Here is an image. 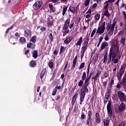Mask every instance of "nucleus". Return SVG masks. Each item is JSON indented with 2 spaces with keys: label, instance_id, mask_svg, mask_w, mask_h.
Instances as JSON below:
<instances>
[{
  "label": "nucleus",
  "instance_id": "f257e3e1",
  "mask_svg": "<svg viewBox=\"0 0 126 126\" xmlns=\"http://www.w3.org/2000/svg\"><path fill=\"white\" fill-rule=\"evenodd\" d=\"M120 55V49L117 46H112L109 54L110 61H112L113 63H118L119 59L121 60V56Z\"/></svg>",
  "mask_w": 126,
  "mask_h": 126
},
{
  "label": "nucleus",
  "instance_id": "f03ea898",
  "mask_svg": "<svg viewBox=\"0 0 126 126\" xmlns=\"http://www.w3.org/2000/svg\"><path fill=\"white\" fill-rule=\"evenodd\" d=\"M90 76L86 78L85 81L84 85L83 86L82 90L80 94V104L81 105L82 102L84 101V97H85V94L86 92H88V88H87L88 85L89 84V81H90Z\"/></svg>",
  "mask_w": 126,
  "mask_h": 126
},
{
  "label": "nucleus",
  "instance_id": "7ed1b4c3",
  "mask_svg": "<svg viewBox=\"0 0 126 126\" xmlns=\"http://www.w3.org/2000/svg\"><path fill=\"white\" fill-rule=\"evenodd\" d=\"M116 23H117V21L116 20H113V23L112 24L111 23H108L107 26V30L108 32V34L110 36H112L114 34V31H115V27L116 26Z\"/></svg>",
  "mask_w": 126,
  "mask_h": 126
},
{
  "label": "nucleus",
  "instance_id": "20e7f679",
  "mask_svg": "<svg viewBox=\"0 0 126 126\" xmlns=\"http://www.w3.org/2000/svg\"><path fill=\"white\" fill-rule=\"evenodd\" d=\"M106 22H104L102 24V26L98 27L97 28V31H96V34H98L99 35H101V34H103L104 32H105V30L106 29Z\"/></svg>",
  "mask_w": 126,
  "mask_h": 126
},
{
  "label": "nucleus",
  "instance_id": "39448f33",
  "mask_svg": "<svg viewBox=\"0 0 126 126\" xmlns=\"http://www.w3.org/2000/svg\"><path fill=\"white\" fill-rule=\"evenodd\" d=\"M89 36H87L84 41V44L82 47V50L83 51V54L85 53V51H86L87 50V48H88V42H89Z\"/></svg>",
  "mask_w": 126,
  "mask_h": 126
},
{
  "label": "nucleus",
  "instance_id": "423d86ee",
  "mask_svg": "<svg viewBox=\"0 0 126 126\" xmlns=\"http://www.w3.org/2000/svg\"><path fill=\"white\" fill-rule=\"evenodd\" d=\"M124 86V87H126V75L125 74L123 78L122 83L121 82L120 84H118L117 85V88H121L122 86Z\"/></svg>",
  "mask_w": 126,
  "mask_h": 126
},
{
  "label": "nucleus",
  "instance_id": "0eeeda50",
  "mask_svg": "<svg viewBox=\"0 0 126 126\" xmlns=\"http://www.w3.org/2000/svg\"><path fill=\"white\" fill-rule=\"evenodd\" d=\"M118 97L119 98L120 101L123 102V100L125 96H126V94L123 93V92L119 91L117 92Z\"/></svg>",
  "mask_w": 126,
  "mask_h": 126
},
{
  "label": "nucleus",
  "instance_id": "6e6552de",
  "mask_svg": "<svg viewBox=\"0 0 126 126\" xmlns=\"http://www.w3.org/2000/svg\"><path fill=\"white\" fill-rule=\"evenodd\" d=\"M107 110L109 117H112V107L111 106V101H109L107 104Z\"/></svg>",
  "mask_w": 126,
  "mask_h": 126
},
{
  "label": "nucleus",
  "instance_id": "1a4fd4ad",
  "mask_svg": "<svg viewBox=\"0 0 126 126\" xmlns=\"http://www.w3.org/2000/svg\"><path fill=\"white\" fill-rule=\"evenodd\" d=\"M41 6H42V2L40 1L36 2L33 5L34 9H36V10L39 9Z\"/></svg>",
  "mask_w": 126,
  "mask_h": 126
},
{
  "label": "nucleus",
  "instance_id": "9d476101",
  "mask_svg": "<svg viewBox=\"0 0 126 126\" xmlns=\"http://www.w3.org/2000/svg\"><path fill=\"white\" fill-rule=\"evenodd\" d=\"M125 110H126V104L122 102L119 107V111L120 112H123V111H125Z\"/></svg>",
  "mask_w": 126,
  "mask_h": 126
},
{
  "label": "nucleus",
  "instance_id": "9b49d317",
  "mask_svg": "<svg viewBox=\"0 0 126 126\" xmlns=\"http://www.w3.org/2000/svg\"><path fill=\"white\" fill-rule=\"evenodd\" d=\"M70 22V19H67L65 23V24L64 25V27L63 28V29L64 30H66V29H67V28H68V27L69 26V23Z\"/></svg>",
  "mask_w": 126,
  "mask_h": 126
},
{
  "label": "nucleus",
  "instance_id": "f8f14e48",
  "mask_svg": "<svg viewBox=\"0 0 126 126\" xmlns=\"http://www.w3.org/2000/svg\"><path fill=\"white\" fill-rule=\"evenodd\" d=\"M109 46V44L107 42H103L101 46L100 50H103L104 49L107 48Z\"/></svg>",
  "mask_w": 126,
  "mask_h": 126
},
{
  "label": "nucleus",
  "instance_id": "ddd939ff",
  "mask_svg": "<svg viewBox=\"0 0 126 126\" xmlns=\"http://www.w3.org/2000/svg\"><path fill=\"white\" fill-rule=\"evenodd\" d=\"M78 94L77 93L75 94L72 99V105H74L75 104V101H76V98H77V95Z\"/></svg>",
  "mask_w": 126,
  "mask_h": 126
},
{
  "label": "nucleus",
  "instance_id": "4468645a",
  "mask_svg": "<svg viewBox=\"0 0 126 126\" xmlns=\"http://www.w3.org/2000/svg\"><path fill=\"white\" fill-rule=\"evenodd\" d=\"M82 42H83V38H82V36H81L79 38V40L76 43V46H81Z\"/></svg>",
  "mask_w": 126,
  "mask_h": 126
},
{
  "label": "nucleus",
  "instance_id": "2eb2a0df",
  "mask_svg": "<svg viewBox=\"0 0 126 126\" xmlns=\"http://www.w3.org/2000/svg\"><path fill=\"white\" fill-rule=\"evenodd\" d=\"M25 33L27 37H30L32 32L30 30L27 29L25 31Z\"/></svg>",
  "mask_w": 126,
  "mask_h": 126
},
{
  "label": "nucleus",
  "instance_id": "dca6fc26",
  "mask_svg": "<svg viewBox=\"0 0 126 126\" xmlns=\"http://www.w3.org/2000/svg\"><path fill=\"white\" fill-rule=\"evenodd\" d=\"M72 40V37L69 36V37H67V38H66L64 40V43L65 44H69V43H70V42Z\"/></svg>",
  "mask_w": 126,
  "mask_h": 126
},
{
  "label": "nucleus",
  "instance_id": "f3484780",
  "mask_svg": "<svg viewBox=\"0 0 126 126\" xmlns=\"http://www.w3.org/2000/svg\"><path fill=\"white\" fill-rule=\"evenodd\" d=\"M19 42L20 44L23 45L26 43V39L24 37H21L19 39Z\"/></svg>",
  "mask_w": 126,
  "mask_h": 126
},
{
  "label": "nucleus",
  "instance_id": "a211bd4d",
  "mask_svg": "<svg viewBox=\"0 0 126 126\" xmlns=\"http://www.w3.org/2000/svg\"><path fill=\"white\" fill-rule=\"evenodd\" d=\"M109 124H110V119L108 118H106L104 120V125L105 126H108Z\"/></svg>",
  "mask_w": 126,
  "mask_h": 126
},
{
  "label": "nucleus",
  "instance_id": "6ab92c4d",
  "mask_svg": "<svg viewBox=\"0 0 126 126\" xmlns=\"http://www.w3.org/2000/svg\"><path fill=\"white\" fill-rule=\"evenodd\" d=\"M124 73V72H122L121 71H120L119 73L117 75V77L119 81H121V79H122V76H123Z\"/></svg>",
  "mask_w": 126,
  "mask_h": 126
},
{
  "label": "nucleus",
  "instance_id": "aec40b11",
  "mask_svg": "<svg viewBox=\"0 0 126 126\" xmlns=\"http://www.w3.org/2000/svg\"><path fill=\"white\" fill-rule=\"evenodd\" d=\"M91 10L89 9L88 11L86 12V17L87 18H90V17H91Z\"/></svg>",
  "mask_w": 126,
  "mask_h": 126
},
{
  "label": "nucleus",
  "instance_id": "412c9836",
  "mask_svg": "<svg viewBox=\"0 0 126 126\" xmlns=\"http://www.w3.org/2000/svg\"><path fill=\"white\" fill-rule=\"evenodd\" d=\"M126 37H122L121 39L120 40V43L122 44V46H125V44H126Z\"/></svg>",
  "mask_w": 126,
  "mask_h": 126
},
{
  "label": "nucleus",
  "instance_id": "4be33fe9",
  "mask_svg": "<svg viewBox=\"0 0 126 126\" xmlns=\"http://www.w3.org/2000/svg\"><path fill=\"white\" fill-rule=\"evenodd\" d=\"M126 64L125 63H124L121 66L120 71L122 72H125V70L126 69Z\"/></svg>",
  "mask_w": 126,
  "mask_h": 126
},
{
  "label": "nucleus",
  "instance_id": "5701e85b",
  "mask_svg": "<svg viewBox=\"0 0 126 126\" xmlns=\"http://www.w3.org/2000/svg\"><path fill=\"white\" fill-rule=\"evenodd\" d=\"M32 57L34 59H37L38 57V52L37 51L34 50L32 52Z\"/></svg>",
  "mask_w": 126,
  "mask_h": 126
},
{
  "label": "nucleus",
  "instance_id": "b1692460",
  "mask_svg": "<svg viewBox=\"0 0 126 126\" xmlns=\"http://www.w3.org/2000/svg\"><path fill=\"white\" fill-rule=\"evenodd\" d=\"M31 41L33 43H36V41H37V36L36 35L33 36L31 39Z\"/></svg>",
  "mask_w": 126,
  "mask_h": 126
},
{
  "label": "nucleus",
  "instance_id": "393cba45",
  "mask_svg": "<svg viewBox=\"0 0 126 126\" xmlns=\"http://www.w3.org/2000/svg\"><path fill=\"white\" fill-rule=\"evenodd\" d=\"M104 15L106 16V17H110V13H109V11L108 9L105 10L104 11Z\"/></svg>",
  "mask_w": 126,
  "mask_h": 126
},
{
  "label": "nucleus",
  "instance_id": "a878e982",
  "mask_svg": "<svg viewBox=\"0 0 126 126\" xmlns=\"http://www.w3.org/2000/svg\"><path fill=\"white\" fill-rule=\"evenodd\" d=\"M66 10H67V7L65 6H64L63 8V15H64L65 14V13L66 12Z\"/></svg>",
  "mask_w": 126,
  "mask_h": 126
},
{
  "label": "nucleus",
  "instance_id": "bb28decb",
  "mask_svg": "<svg viewBox=\"0 0 126 126\" xmlns=\"http://www.w3.org/2000/svg\"><path fill=\"white\" fill-rule=\"evenodd\" d=\"M49 6L50 9L51 10V11H52V12H55V11H56V10L55 9V8L53 6V5L49 4Z\"/></svg>",
  "mask_w": 126,
  "mask_h": 126
},
{
  "label": "nucleus",
  "instance_id": "cd10ccee",
  "mask_svg": "<svg viewBox=\"0 0 126 126\" xmlns=\"http://www.w3.org/2000/svg\"><path fill=\"white\" fill-rule=\"evenodd\" d=\"M99 74H100V71H97L95 76L93 77V79H94V81H95L96 79L98 78V76H99Z\"/></svg>",
  "mask_w": 126,
  "mask_h": 126
},
{
  "label": "nucleus",
  "instance_id": "c85d7f7f",
  "mask_svg": "<svg viewBox=\"0 0 126 126\" xmlns=\"http://www.w3.org/2000/svg\"><path fill=\"white\" fill-rule=\"evenodd\" d=\"M30 65L31 67H34V66H36V62L35 61H31L30 63Z\"/></svg>",
  "mask_w": 126,
  "mask_h": 126
},
{
  "label": "nucleus",
  "instance_id": "c756f323",
  "mask_svg": "<svg viewBox=\"0 0 126 126\" xmlns=\"http://www.w3.org/2000/svg\"><path fill=\"white\" fill-rule=\"evenodd\" d=\"M45 72H46V69H43L42 71L41 72V73L40 74V78H41V79H42V78H43V77H44V75H45Z\"/></svg>",
  "mask_w": 126,
  "mask_h": 126
},
{
  "label": "nucleus",
  "instance_id": "7c9ffc66",
  "mask_svg": "<svg viewBox=\"0 0 126 126\" xmlns=\"http://www.w3.org/2000/svg\"><path fill=\"white\" fill-rule=\"evenodd\" d=\"M69 10L71 12H72V13H74V12H75V8L72 6H70L69 7Z\"/></svg>",
  "mask_w": 126,
  "mask_h": 126
},
{
  "label": "nucleus",
  "instance_id": "2f4dec72",
  "mask_svg": "<svg viewBox=\"0 0 126 126\" xmlns=\"http://www.w3.org/2000/svg\"><path fill=\"white\" fill-rule=\"evenodd\" d=\"M94 19L95 21H98L100 19V14H97L94 16Z\"/></svg>",
  "mask_w": 126,
  "mask_h": 126
},
{
  "label": "nucleus",
  "instance_id": "473e14b6",
  "mask_svg": "<svg viewBox=\"0 0 126 126\" xmlns=\"http://www.w3.org/2000/svg\"><path fill=\"white\" fill-rule=\"evenodd\" d=\"M97 31V29L94 28V30H93L91 34V37H93L94 35H95V33H96V31Z\"/></svg>",
  "mask_w": 126,
  "mask_h": 126
},
{
  "label": "nucleus",
  "instance_id": "72a5a7b5",
  "mask_svg": "<svg viewBox=\"0 0 126 126\" xmlns=\"http://www.w3.org/2000/svg\"><path fill=\"white\" fill-rule=\"evenodd\" d=\"M48 65L50 68H53V67H54V63H53L52 62H50L49 63Z\"/></svg>",
  "mask_w": 126,
  "mask_h": 126
},
{
  "label": "nucleus",
  "instance_id": "f704fd0d",
  "mask_svg": "<svg viewBox=\"0 0 126 126\" xmlns=\"http://www.w3.org/2000/svg\"><path fill=\"white\" fill-rule=\"evenodd\" d=\"M88 115L89 117V119L91 120V116L92 115V112H91V111L89 110L88 112Z\"/></svg>",
  "mask_w": 126,
  "mask_h": 126
},
{
  "label": "nucleus",
  "instance_id": "c9c22d12",
  "mask_svg": "<svg viewBox=\"0 0 126 126\" xmlns=\"http://www.w3.org/2000/svg\"><path fill=\"white\" fill-rule=\"evenodd\" d=\"M49 38L51 42H53V40L54 39V37H53V33H50Z\"/></svg>",
  "mask_w": 126,
  "mask_h": 126
},
{
  "label": "nucleus",
  "instance_id": "e433bc0d",
  "mask_svg": "<svg viewBox=\"0 0 126 126\" xmlns=\"http://www.w3.org/2000/svg\"><path fill=\"white\" fill-rule=\"evenodd\" d=\"M108 60V56L106 55L104 56L103 63H106V62Z\"/></svg>",
  "mask_w": 126,
  "mask_h": 126
},
{
  "label": "nucleus",
  "instance_id": "4c0bfd02",
  "mask_svg": "<svg viewBox=\"0 0 126 126\" xmlns=\"http://www.w3.org/2000/svg\"><path fill=\"white\" fill-rule=\"evenodd\" d=\"M90 2V0H86L84 2V4L85 6H87V5H89V3Z\"/></svg>",
  "mask_w": 126,
  "mask_h": 126
},
{
  "label": "nucleus",
  "instance_id": "58836bf2",
  "mask_svg": "<svg viewBox=\"0 0 126 126\" xmlns=\"http://www.w3.org/2000/svg\"><path fill=\"white\" fill-rule=\"evenodd\" d=\"M114 1L115 0H108L104 2V4H106V3H108V2H109V3H112V2H114Z\"/></svg>",
  "mask_w": 126,
  "mask_h": 126
},
{
  "label": "nucleus",
  "instance_id": "ea45409f",
  "mask_svg": "<svg viewBox=\"0 0 126 126\" xmlns=\"http://www.w3.org/2000/svg\"><path fill=\"white\" fill-rule=\"evenodd\" d=\"M86 78V73L85 72H84L83 73L82 79V80H84Z\"/></svg>",
  "mask_w": 126,
  "mask_h": 126
},
{
  "label": "nucleus",
  "instance_id": "a19ab883",
  "mask_svg": "<svg viewBox=\"0 0 126 126\" xmlns=\"http://www.w3.org/2000/svg\"><path fill=\"white\" fill-rule=\"evenodd\" d=\"M104 40L105 41H109V35H108L107 33L105 35Z\"/></svg>",
  "mask_w": 126,
  "mask_h": 126
},
{
  "label": "nucleus",
  "instance_id": "79ce46f5",
  "mask_svg": "<svg viewBox=\"0 0 126 126\" xmlns=\"http://www.w3.org/2000/svg\"><path fill=\"white\" fill-rule=\"evenodd\" d=\"M57 91H58V90H57V88H55V90L53 91L52 95L55 96V95H56V94H57Z\"/></svg>",
  "mask_w": 126,
  "mask_h": 126
},
{
  "label": "nucleus",
  "instance_id": "37998d69",
  "mask_svg": "<svg viewBox=\"0 0 126 126\" xmlns=\"http://www.w3.org/2000/svg\"><path fill=\"white\" fill-rule=\"evenodd\" d=\"M82 85H83V81L81 80L78 83V86L81 87Z\"/></svg>",
  "mask_w": 126,
  "mask_h": 126
},
{
  "label": "nucleus",
  "instance_id": "c03bdc74",
  "mask_svg": "<svg viewBox=\"0 0 126 126\" xmlns=\"http://www.w3.org/2000/svg\"><path fill=\"white\" fill-rule=\"evenodd\" d=\"M97 6H98V5H97V3H94L92 6L93 9H95Z\"/></svg>",
  "mask_w": 126,
  "mask_h": 126
},
{
  "label": "nucleus",
  "instance_id": "a18cd8bd",
  "mask_svg": "<svg viewBox=\"0 0 126 126\" xmlns=\"http://www.w3.org/2000/svg\"><path fill=\"white\" fill-rule=\"evenodd\" d=\"M126 123L125 122H123L119 124V126H126Z\"/></svg>",
  "mask_w": 126,
  "mask_h": 126
},
{
  "label": "nucleus",
  "instance_id": "49530a36",
  "mask_svg": "<svg viewBox=\"0 0 126 126\" xmlns=\"http://www.w3.org/2000/svg\"><path fill=\"white\" fill-rule=\"evenodd\" d=\"M84 64H85V63H82L79 66V68H83V67H84Z\"/></svg>",
  "mask_w": 126,
  "mask_h": 126
},
{
  "label": "nucleus",
  "instance_id": "de8ad7c7",
  "mask_svg": "<svg viewBox=\"0 0 126 126\" xmlns=\"http://www.w3.org/2000/svg\"><path fill=\"white\" fill-rule=\"evenodd\" d=\"M103 76L105 78H107V77H108V76H109V74H108V73L105 72L103 73Z\"/></svg>",
  "mask_w": 126,
  "mask_h": 126
},
{
  "label": "nucleus",
  "instance_id": "09e8293b",
  "mask_svg": "<svg viewBox=\"0 0 126 126\" xmlns=\"http://www.w3.org/2000/svg\"><path fill=\"white\" fill-rule=\"evenodd\" d=\"M109 6V3H107L106 4L104 7V8L105 10H107L108 9V7Z\"/></svg>",
  "mask_w": 126,
  "mask_h": 126
},
{
  "label": "nucleus",
  "instance_id": "8fccbe9b",
  "mask_svg": "<svg viewBox=\"0 0 126 126\" xmlns=\"http://www.w3.org/2000/svg\"><path fill=\"white\" fill-rule=\"evenodd\" d=\"M96 121L97 123H100L101 122V119H100V117L96 118Z\"/></svg>",
  "mask_w": 126,
  "mask_h": 126
},
{
  "label": "nucleus",
  "instance_id": "3c124183",
  "mask_svg": "<svg viewBox=\"0 0 126 126\" xmlns=\"http://www.w3.org/2000/svg\"><path fill=\"white\" fill-rule=\"evenodd\" d=\"M64 49V47H63V46L61 47V52H60L61 54H62V53H63V52Z\"/></svg>",
  "mask_w": 126,
  "mask_h": 126
},
{
  "label": "nucleus",
  "instance_id": "603ef678",
  "mask_svg": "<svg viewBox=\"0 0 126 126\" xmlns=\"http://www.w3.org/2000/svg\"><path fill=\"white\" fill-rule=\"evenodd\" d=\"M104 38L103 37V36L100 37L99 38V42L101 43V42H102V41L103 40V39Z\"/></svg>",
  "mask_w": 126,
  "mask_h": 126
},
{
  "label": "nucleus",
  "instance_id": "864d4df0",
  "mask_svg": "<svg viewBox=\"0 0 126 126\" xmlns=\"http://www.w3.org/2000/svg\"><path fill=\"white\" fill-rule=\"evenodd\" d=\"M33 44L32 43H28L27 44V47L28 48H31L32 45Z\"/></svg>",
  "mask_w": 126,
  "mask_h": 126
},
{
  "label": "nucleus",
  "instance_id": "5fc2aeb1",
  "mask_svg": "<svg viewBox=\"0 0 126 126\" xmlns=\"http://www.w3.org/2000/svg\"><path fill=\"white\" fill-rule=\"evenodd\" d=\"M123 34H124V32L122 31H121L119 33H118V34L119 35H123Z\"/></svg>",
  "mask_w": 126,
  "mask_h": 126
},
{
  "label": "nucleus",
  "instance_id": "6e6d98bb",
  "mask_svg": "<svg viewBox=\"0 0 126 126\" xmlns=\"http://www.w3.org/2000/svg\"><path fill=\"white\" fill-rule=\"evenodd\" d=\"M94 1H96L97 3H99L102 1V0H93Z\"/></svg>",
  "mask_w": 126,
  "mask_h": 126
},
{
  "label": "nucleus",
  "instance_id": "4d7b16f0",
  "mask_svg": "<svg viewBox=\"0 0 126 126\" xmlns=\"http://www.w3.org/2000/svg\"><path fill=\"white\" fill-rule=\"evenodd\" d=\"M95 117H96V118H100V114H99V113H96L95 114Z\"/></svg>",
  "mask_w": 126,
  "mask_h": 126
},
{
  "label": "nucleus",
  "instance_id": "13d9d810",
  "mask_svg": "<svg viewBox=\"0 0 126 126\" xmlns=\"http://www.w3.org/2000/svg\"><path fill=\"white\" fill-rule=\"evenodd\" d=\"M40 30H41V31H45V30H46V28L42 27L40 28Z\"/></svg>",
  "mask_w": 126,
  "mask_h": 126
},
{
  "label": "nucleus",
  "instance_id": "bf43d9fd",
  "mask_svg": "<svg viewBox=\"0 0 126 126\" xmlns=\"http://www.w3.org/2000/svg\"><path fill=\"white\" fill-rule=\"evenodd\" d=\"M110 85H113L114 84V80H111L110 82Z\"/></svg>",
  "mask_w": 126,
  "mask_h": 126
},
{
  "label": "nucleus",
  "instance_id": "052dcab7",
  "mask_svg": "<svg viewBox=\"0 0 126 126\" xmlns=\"http://www.w3.org/2000/svg\"><path fill=\"white\" fill-rule=\"evenodd\" d=\"M76 62H77L76 59L75 58H74V60H73V63L76 64Z\"/></svg>",
  "mask_w": 126,
  "mask_h": 126
},
{
  "label": "nucleus",
  "instance_id": "680f3d73",
  "mask_svg": "<svg viewBox=\"0 0 126 126\" xmlns=\"http://www.w3.org/2000/svg\"><path fill=\"white\" fill-rule=\"evenodd\" d=\"M55 88H56V90H57V89H61V86H59L56 87Z\"/></svg>",
  "mask_w": 126,
  "mask_h": 126
},
{
  "label": "nucleus",
  "instance_id": "e2e57ef3",
  "mask_svg": "<svg viewBox=\"0 0 126 126\" xmlns=\"http://www.w3.org/2000/svg\"><path fill=\"white\" fill-rule=\"evenodd\" d=\"M10 29H11V27L7 29V30L6 31V33H8V31H9V30H10Z\"/></svg>",
  "mask_w": 126,
  "mask_h": 126
},
{
  "label": "nucleus",
  "instance_id": "0e129e2a",
  "mask_svg": "<svg viewBox=\"0 0 126 126\" xmlns=\"http://www.w3.org/2000/svg\"><path fill=\"white\" fill-rule=\"evenodd\" d=\"M60 0H52V2H58Z\"/></svg>",
  "mask_w": 126,
  "mask_h": 126
},
{
  "label": "nucleus",
  "instance_id": "69168bd1",
  "mask_svg": "<svg viewBox=\"0 0 126 126\" xmlns=\"http://www.w3.org/2000/svg\"><path fill=\"white\" fill-rule=\"evenodd\" d=\"M39 91H40V86H38L37 88V92H39Z\"/></svg>",
  "mask_w": 126,
  "mask_h": 126
},
{
  "label": "nucleus",
  "instance_id": "338daca9",
  "mask_svg": "<svg viewBox=\"0 0 126 126\" xmlns=\"http://www.w3.org/2000/svg\"><path fill=\"white\" fill-rule=\"evenodd\" d=\"M90 121V119H89V118H88V120L87 121V125H89Z\"/></svg>",
  "mask_w": 126,
  "mask_h": 126
},
{
  "label": "nucleus",
  "instance_id": "774afa93",
  "mask_svg": "<svg viewBox=\"0 0 126 126\" xmlns=\"http://www.w3.org/2000/svg\"><path fill=\"white\" fill-rule=\"evenodd\" d=\"M103 86H105V85H107V82H103Z\"/></svg>",
  "mask_w": 126,
  "mask_h": 126
}]
</instances>
